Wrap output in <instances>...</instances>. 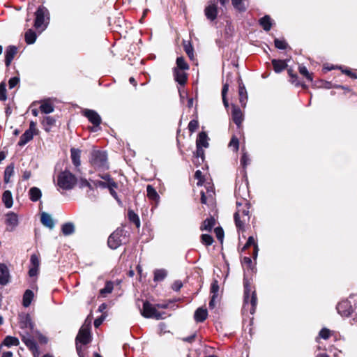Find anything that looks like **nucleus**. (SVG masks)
I'll list each match as a JSON object with an SVG mask.
<instances>
[{"instance_id": "nucleus-53", "label": "nucleus", "mask_w": 357, "mask_h": 357, "mask_svg": "<svg viewBox=\"0 0 357 357\" xmlns=\"http://www.w3.org/2000/svg\"><path fill=\"white\" fill-rule=\"evenodd\" d=\"M31 264L32 267L39 268L40 261L36 255H32L31 256Z\"/></svg>"}, {"instance_id": "nucleus-15", "label": "nucleus", "mask_w": 357, "mask_h": 357, "mask_svg": "<svg viewBox=\"0 0 357 357\" xmlns=\"http://www.w3.org/2000/svg\"><path fill=\"white\" fill-rule=\"evenodd\" d=\"M40 221L44 226L48 227L50 229H52L54 227V221L51 215L47 213H42Z\"/></svg>"}, {"instance_id": "nucleus-23", "label": "nucleus", "mask_w": 357, "mask_h": 357, "mask_svg": "<svg viewBox=\"0 0 357 357\" xmlns=\"http://www.w3.org/2000/svg\"><path fill=\"white\" fill-rule=\"evenodd\" d=\"M272 64L273 66L274 70L278 73L282 72L287 67L286 62L282 60L273 59Z\"/></svg>"}, {"instance_id": "nucleus-3", "label": "nucleus", "mask_w": 357, "mask_h": 357, "mask_svg": "<svg viewBox=\"0 0 357 357\" xmlns=\"http://www.w3.org/2000/svg\"><path fill=\"white\" fill-rule=\"evenodd\" d=\"M20 335L22 340L26 344V346L32 351L34 357H39V351L37 344L34 339H33L32 335L24 331L21 332Z\"/></svg>"}, {"instance_id": "nucleus-43", "label": "nucleus", "mask_w": 357, "mask_h": 357, "mask_svg": "<svg viewBox=\"0 0 357 357\" xmlns=\"http://www.w3.org/2000/svg\"><path fill=\"white\" fill-rule=\"evenodd\" d=\"M299 72L301 75L305 76L309 81H312V75L308 72L306 67L303 66H299Z\"/></svg>"}, {"instance_id": "nucleus-44", "label": "nucleus", "mask_w": 357, "mask_h": 357, "mask_svg": "<svg viewBox=\"0 0 357 357\" xmlns=\"http://www.w3.org/2000/svg\"><path fill=\"white\" fill-rule=\"evenodd\" d=\"M201 238L202 243L206 245H211L213 242V239L211 235L202 234Z\"/></svg>"}, {"instance_id": "nucleus-39", "label": "nucleus", "mask_w": 357, "mask_h": 357, "mask_svg": "<svg viewBox=\"0 0 357 357\" xmlns=\"http://www.w3.org/2000/svg\"><path fill=\"white\" fill-rule=\"evenodd\" d=\"M350 307L349 304L347 302H343V303L338 304L337 309L339 313H340L341 314H342L344 316L347 317L351 314L350 309L348 310H346V311H343V312L342 311V309H343L344 307Z\"/></svg>"}, {"instance_id": "nucleus-45", "label": "nucleus", "mask_w": 357, "mask_h": 357, "mask_svg": "<svg viewBox=\"0 0 357 357\" xmlns=\"http://www.w3.org/2000/svg\"><path fill=\"white\" fill-rule=\"evenodd\" d=\"M184 50L188 56L192 59L193 57V48L190 43H186L184 41Z\"/></svg>"}, {"instance_id": "nucleus-56", "label": "nucleus", "mask_w": 357, "mask_h": 357, "mask_svg": "<svg viewBox=\"0 0 357 357\" xmlns=\"http://www.w3.org/2000/svg\"><path fill=\"white\" fill-rule=\"evenodd\" d=\"M238 140L236 137H233L231 142H229V146L234 147L235 151H236L238 149Z\"/></svg>"}, {"instance_id": "nucleus-10", "label": "nucleus", "mask_w": 357, "mask_h": 357, "mask_svg": "<svg viewBox=\"0 0 357 357\" xmlns=\"http://www.w3.org/2000/svg\"><path fill=\"white\" fill-rule=\"evenodd\" d=\"M204 13L208 20L213 21L216 19L218 15L217 5L214 2H210L204 9Z\"/></svg>"}, {"instance_id": "nucleus-29", "label": "nucleus", "mask_w": 357, "mask_h": 357, "mask_svg": "<svg viewBox=\"0 0 357 357\" xmlns=\"http://www.w3.org/2000/svg\"><path fill=\"white\" fill-rule=\"evenodd\" d=\"M33 298V293L31 290L27 289L23 296V305L27 307L30 305Z\"/></svg>"}, {"instance_id": "nucleus-31", "label": "nucleus", "mask_w": 357, "mask_h": 357, "mask_svg": "<svg viewBox=\"0 0 357 357\" xmlns=\"http://www.w3.org/2000/svg\"><path fill=\"white\" fill-rule=\"evenodd\" d=\"M36 40V33L31 30L29 29L25 33V40L27 44H33Z\"/></svg>"}, {"instance_id": "nucleus-28", "label": "nucleus", "mask_w": 357, "mask_h": 357, "mask_svg": "<svg viewBox=\"0 0 357 357\" xmlns=\"http://www.w3.org/2000/svg\"><path fill=\"white\" fill-rule=\"evenodd\" d=\"M215 220L213 217H210L206 219L202 225L201 226V230L211 231L212 228L215 225Z\"/></svg>"}, {"instance_id": "nucleus-42", "label": "nucleus", "mask_w": 357, "mask_h": 357, "mask_svg": "<svg viewBox=\"0 0 357 357\" xmlns=\"http://www.w3.org/2000/svg\"><path fill=\"white\" fill-rule=\"evenodd\" d=\"M251 245H255V257H257V250H258V248H257V245L255 244V239L252 236H250L248 239V241L247 243H245V245H244L243 247V250L246 249L247 248H248L249 246H250Z\"/></svg>"}, {"instance_id": "nucleus-2", "label": "nucleus", "mask_w": 357, "mask_h": 357, "mask_svg": "<svg viewBox=\"0 0 357 357\" xmlns=\"http://www.w3.org/2000/svg\"><path fill=\"white\" fill-rule=\"evenodd\" d=\"M76 182L75 176L69 171L61 172L57 178L58 185L65 190L72 189Z\"/></svg>"}, {"instance_id": "nucleus-64", "label": "nucleus", "mask_w": 357, "mask_h": 357, "mask_svg": "<svg viewBox=\"0 0 357 357\" xmlns=\"http://www.w3.org/2000/svg\"><path fill=\"white\" fill-rule=\"evenodd\" d=\"M217 297V295H213L212 297H211V299L209 302V307L211 308H213L215 307V300Z\"/></svg>"}, {"instance_id": "nucleus-17", "label": "nucleus", "mask_w": 357, "mask_h": 357, "mask_svg": "<svg viewBox=\"0 0 357 357\" xmlns=\"http://www.w3.org/2000/svg\"><path fill=\"white\" fill-rule=\"evenodd\" d=\"M17 52V49L15 46L10 45L8 47L6 51V58H5V63L7 66H8L12 60L13 59L14 56Z\"/></svg>"}, {"instance_id": "nucleus-49", "label": "nucleus", "mask_w": 357, "mask_h": 357, "mask_svg": "<svg viewBox=\"0 0 357 357\" xmlns=\"http://www.w3.org/2000/svg\"><path fill=\"white\" fill-rule=\"evenodd\" d=\"M215 233L217 238L222 243L223 241L224 238V231L223 229L218 227L215 229Z\"/></svg>"}, {"instance_id": "nucleus-30", "label": "nucleus", "mask_w": 357, "mask_h": 357, "mask_svg": "<svg viewBox=\"0 0 357 357\" xmlns=\"http://www.w3.org/2000/svg\"><path fill=\"white\" fill-rule=\"evenodd\" d=\"M62 232L65 236L73 234L75 232V225L72 222H67L62 225Z\"/></svg>"}, {"instance_id": "nucleus-54", "label": "nucleus", "mask_w": 357, "mask_h": 357, "mask_svg": "<svg viewBox=\"0 0 357 357\" xmlns=\"http://www.w3.org/2000/svg\"><path fill=\"white\" fill-rule=\"evenodd\" d=\"M219 290V286L217 280L213 281L211 287V292L213 295H217Z\"/></svg>"}, {"instance_id": "nucleus-37", "label": "nucleus", "mask_w": 357, "mask_h": 357, "mask_svg": "<svg viewBox=\"0 0 357 357\" xmlns=\"http://www.w3.org/2000/svg\"><path fill=\"white\" fill-rule=\"evenodd\" d=\"M128 218L130 222L135 223L137 228L140 226V220L138 215L132 210L128 211Z\"/></svg>"}, {"instance_id": "nucleus-7", "label": "nucleus", "mask_w": 357, "mask_h": 357, "mask_svg": "<svg viewBox=\"0 0 357 357\" xmlns=\"http://www.w3.org/2000/svg\"><path fill=\"white\" fill-rule=\"evenodd\" d=\"M91 341L89 326H82L76 337V344H86Z\"/></svg>"}, {"instance_id": "nucleus-5", "label": "nucleus", "mask_w": 357, "mask_h": 357, "mask_svg": "<svg viewBox=\"0 0 357 357\" xmlns=\"http://www.w3.org/2000/svg\"><path fill=\"white\" fill-rule=\"evenodd\" d=\"M20 328L22 331L20 332H27L29 334L32 335L33 338L35 335H39V333L37 330H35L34 328V324L31 321V319L29 314H26L23 319L20 321Z\"/></svg>"}, {"instance_id": "nucleus-61", "label": "nucleus", "mask_w": 357, "mask_h": 357, "mask_svg": "<svg viewBox=\"0 0 357 357\" xmlns=\"http://www.w3.org/2000/svg\"><path fill=\"white\" fill-rule=\"evenodd\" d=\"M107 188H116L117 184L113 179H112V180H109V181L107 183Z\"/></svg>"}, {"instance_id": "nucleus-62", "label": "nucleus", "mask_w": 357, "mask_h": 357, "mask_svg": "<svg viewBox=\"0 0 357 357\" xmlns=\"http://www.w3.org/2000/svg\"><path fill=\"white\" fill-rule=\"evenodd\" d=\"M229 90V84H225L222 90V96H226V94Z\"/></svg>"}, {"instance_id": "nucleus-33", "label": "nucleus", "mask_w": 357, "mask_h": 357, "mask_svg": "<svg viewBox=\"0 0 357 357\" xmlns=\"http://www.w3.org/2000/svg\"><path fill=\"white\" fill-rule=\"evenodd\" d=\"M239 100L243 107L245 106L248 98L247 92L244 86H239Z\"/></svg>"}, {"instance_id": "nucleus-60", "label": "nucleus", "mask_w": 357, "mask_h": 357, "mask_svg": "<svg viewBox=\"0 0 357 357\" xmlns=\"http://www.w3.org/2000/svg\"><path fill=\"white\" fill-rule=\"evenodd\" d=\"M38 268L36 267H31L29 269V274L31 277L36 276L38 273Z\"/></svg>"}, {"instance_id": "nucleus-27", "label": "nucleus", "mask_w": 357, "mask_h": 357, "mask_svg": "<svg viewBox=\"0 0 357 357\" xmlns=\"http://www.w3.org/2000/svg\"><path fill=\"white\" fill-rule=\"evenodd\" d=\"M2 200L6 208H10L13 206V197L11 192L6 190L3 194Z\"/></svg>"}, {"instance_id": "nucleus-38", "label": "nucleus", "mask_w": 357, "mask_h": 357, "mask_svg": "<svg viewBox=\"0 0 357 357\" xmlns=\"http://www.w3.org/2000/svg\"><path fill=\"white\" fill-rule=\"evenodd\" d=\"M147 196L149 198L156 200L159 198L158 194L156 190L151 185H148L146 188Z\"/></svg>"}, {"instance_id": "nucleus-55", "label": "nucleus", "mask_w": 357, "mask_h": 357, "mask_svg": "<svg viewBox=\"0 0 357 357\" xmlns=\"http://www.w3.org/2000/svg\"><path fill=\"white\" fill-rule=\"evenodd\" d=\"M20 82V79L17 77H14L10 79L8 82L9 88L13 89Z\"/></svg>"}, {"instance_id": "nucleus-32", "label": "nucleus", "mask_w": 357, "mask_h": 357, "mask_svg": "<svg viewBox=\"0 0 357 357\" xmlns=\"http://www.w3.org/2000/svg\"><path fill=\"white\" fill-rule=\"evenodd\" d=\"M167 272L165 269H157L154 271V281H161L165 278Z\"/></svg>"}, {"instance_id": "nucleus-57", "label": "nucleus", "mask_w": 357, "mask_h": 357, "mask_svg": "<svg viewBox=\"0 0 357 357\" xmlns=\"http://www.w3.org/2000/svg\"><path fill=\"white\" fill-rule=\"evenodd\" d=\"M183 287V283L181 280H176L172 284L173 290L178 291Z\"/></svg>"}, {"instance_id": "nucleus-20", "label": "nucleus", "mask_w": 357, "mask_h": 357, "mask_svg": "<svg viewBox=\"0 0 357 357\" xmlns=\"http://www.w3.org/2000/svg\"><path fill=\"white\" fill-rule=\"evenodd\" d=\"M207 310L203 307H199L195 312V319L197 322H202L207 318Z\"/></svg>"}, {"instance_id": "nucleus-50", "label": "nucleus", "mask_w": 357, "mask_h": 357, "mask_svg": "<svg viewBox=\"0 0 357 357\" xmlns=\"http://www.w3.org/2000/svg\"><path fill=\"white\" fill-rule=\"evenodd\" d=\"M319 335L320 337L327 340L331 336V331L328 328H323L320 331Z\"/></svg>"}, {"instance_id": "nucleus-48", "label": "nucleus", "mask_w": 357, "mask_h": 357, "mask_svg": "<svg viewBox=\"0 0 357 357\" xmlns=\"http://www.w3.org/2000/svg\"><path fill=\"white\" fill-rule=\"evenodd\" d=\"M199 123L197 120H192L188 124V129L190 132H194L198 128Z\"/></svg>"}, {"instance_id": "nucleus-6", "label": "nucleus", "mask_w": 357, "mask_h": 357, "mask_svg": "<svg viewBox=\"0 0 357 357\" xmlns=\"http://www.w3.org/2000/svg\"><path fill=\"white\" fill-rule=\"evenodd\" d=\"M142 314L146 318H155L158 320L162 318L161 313L149 302L144 303Z\"/></svg>"}, {"instance_id": "nucleus-36", "label": "nucleus", "mask_w": 357, "mask_h": 357, "mask_svg": "<svg viewBox=\"0 0 357 357\" xmlns=\"http://www.w3.org/2000/svg\"><path fill=\"white\" fill-rule=\"evenodd\" d=\"M3 344L7 346V347H10L12 345H18L20 344V341L19 340L15 337H13V336H7L6 337V338L4 339V341H3Z\"/></svg>"}, {"instance_id": "nucleus-24", "label": "nucleus", "mask_w": 357, "mask_h": 357, "mask_svg": "<svg viewBox=\"0 0 357 357\" xmlns=\"http://www.w3.org/2000/svg\"><path fill=\"white\" fill-rule=\"evenodd\" d=\"M71 159L74 165L79 167L81 164L80 162V151L79 149L72 148L70 149Z\"/></svg>"}, {"instance_id": "nucleus-41", "label": "nucleus", "mask_w": 357, "mask_h": 357, "mask_svg": "<svg viewBox=\"0 0 357 357\" xmlns=\"http://www.w3.org/2000/svg\"><path fill=\"white\" fill-rule=\"evenodd\" d=\"M243 0H231L234 7L239 11H245L246 8L243 3Z\"/></svg>"}, {"instance_id": "nucleus-26", "label": "nucleus", "mask_w": 357, "mask_h": 357, "mask_svg": "<svg viewBox=\"0 0 357 357\" xmlns=\"http://www.w3.org/2000/svg\"><path fill=\"white\" fill-rule=\"evenodd\" d=\"M33 137V133L31 130H26L24 133L21 136L20 139L18 142V145L22 146L25 145L28 142L31 140Z\"/></svg>"}, {"instance_id": "nucleus-13", "label": "nucleus", "mask_w": 357, "mask_h": 357, "mask_svg": "<svg viewBox=\"0 0 357 357\" xmlns=\"http://www.w3.org/2000/svg\"><path fill=\"white\" fill-rule=\"evenodd\" d=\"M6 222L8 225V230L13 231L18 225L17 215L13 212L8 213L6 215Z\"/></svg>"}, {"instance_id": "nucleus-40", "label": "nucleus", "mask_w": 357, "mask_h": 357, "mask_svg": "<svg viewBox=\"0 0 357 357\" xmlns=\"http://www.w3.org/2000/svg\"><path fill=\"white\" fill-rule=\"evenodd\" d=\"M176 66H177L175 68L180 70H188L189 68L188 64L185 61L184 58L182 56L177 58Z\"/></svg>"}, {"instance_id": "nucleus-19", "label": "nucleus", "mask_w": 357, "mask_h": 357, "mask_svg": "<svg viewBox=\"0 0 357 357\" xmlns=\"http://www.w3.org/2000/svg\"><path fill=\"white\" fill-rule=\"evenodd\" d=\"M208 137L207 134L205 132H201L197 137V141H196V145H198L201 147L207 148L209 146V144L208 142Z\"/></svg>"}, {"instance_id": "nucleus-11", "label": "nucleus", "mask_w": 357, "mask_h": 357, "mask_svg": "<svg viewBox=\"0 0 357 357\" xmlns=\"http://www.w3.org/2000/svg\"><path fill=\"white\" fill-rule=\"evenodd\" d=\"M84 115L87 117L89 121L95 126H99L101 123L100 115L94 110L86 109L84 111Z\"/></svg>"}, {"instance_id": "nucleus-1", "label": "nucleus", "mask_w": 357, "mask_h": 357, "mask_svg": "<svg viewBox=\"0 0 357 357\" xmlns=\"http://www.w3.org/2000/svg\"><path fill=\"white\" fill-rule=\"evenodd\" d=\"M90 162L93 167L100 169H106L109 167L107 155L105 151H93Z\"/></svg>"}, {"instance_id": "nucleus-63", "label": "nucleus", "mask_w": 357, "mask_h": 357, "mask_svg": "<svg viewBox=\"0 0 357 357\" xmlns=\"http://www.w3.org/2000/svg\"><path fill=\"white\" fill-rule=\"evenodd\" d=\"M36 123L33 122V121H31L29 128L27 130H31V132L34 134V132L36 130Z\"/></svg>"}, {"instance_id": "nucleus-12", "label": "nucleus", "mask_w": 357, "mask_h": 357, "mask_svg": "<svg viewBox=\"0 0 357 357\" xmlns=\"http://www.w3.org/2000/svg\"><path fill=\"white\" fill-rule=\"evenodd\" d=\"M47 12V9L44 7H39L36 12V20L34 26L36 29H39L42 26L45 21V14Z\"/></svg>"}, {"instance_id": "nucleus-58", "label": "nucleus", "mask_w": 357, "mask_h": 357, "mask_svg": "<svg viewBox=\"0 0 357 357\" xmlns=\"http://www.w3.org/2000/svg\"><path fill=\"white\" fill-rule=\"evenodd\" d=\"M241 162L243 167H245L246 165L249 163V158L246 153H243L241 160Z\"/></svg>"}, {"instance_id": "nucleus-8", "label": "nucleus", "mask_w": 357, "mask_h": 357, "mask_svg": "<svg viewBox=\"0 0 357 357\" xmlns=\"http://www.w3.org/2000/svg\"><path fill=\"white\" fill-rule=\"evenodd\" d=\"M251 289L249 285L247 283H245V292H244V302L245 303H248L250 302L252 304V309L250 310L251 313H254L255 308L257 305V296L255 291L252 293L251 297L250 298V292Z\"/></svg>"}, {"instance_id": "nucleus-34", "label": "nucleus", "mask_w": 357, "mask_h": 357, "mask_svg": "<svg viewBox=\"0 0 357 357\" xmlns=\"http://www.w3.org/2000/svg\"><path fill=\"white\" fill-rule=\"evenodd\" d=\"M260 24L265 31H269L271 28V18L268 15H265L259 20Z\"/></svg>"}, {"instance_id": "nucleus-18", "label": "nucleus", "mask_w": 357, "mask_h": 357, "mask_svg": "<svg viewBox=\"0 0 357 357\" xmlns=\"http://www.w3.org/2000/svg\"><path fill=\"white\" fill-rule=\"evenodd\" d=\"M232 118L234 122L239 127L243 120V114L240 108L234 105L232 109Z\"/></svg>"}, {"instance_id": "nucleus-52", "label": "nucleus", "mask_w": 357, "mask_h": 357, "mask_svg": "<svg viewBox=\"0 0 357 357\" xmlns=\"http://www.w3.org/2000/svg\"><path fill=\"white\" fill-rule=\"evenodd\" d=\"M113 289V285L111 282H107L105 287L100 290V294H109Z\"/></svg>"}, {"instance_id": "nucleus-46", "label": "nucleus", "mask_w": 357, "mask_h": 357, "mask_svg": "<svg viewBox=\"0 0 357 357\" xmlns=\"http://www.w3.org/2000/svg\"><path fill=\"white\" fill-rule=\"evenodd\" d=\"M275 46L280 50H284L287 47V43L284 40L275 38L274 40Z\"/></svg>"}, {"instance_id": "nucleus-9", "label": "nucleus", "mask_w": 357, "mask_h": 357, "mask_svg": "<svg viewBox=\"0 0 357 357\" xmlns=\"http://www.w3.org/2000/svg\"><path fill=\"white\" fill-rule=\"evenodd\" d=\"M248 213V210H243L241 215L239 211L235 213L234 220L237 227L239 229L243 228L245 222L249 220Z\"/></svg>"}, {"instance_id": "nucleus-4", "label": "nucleus", "mask_w": 357, "mask_h": 357, "mask_svg": "<svg viewBox=\"0 0 357 357\" xmlns=\"http://www.w3.org/2000/svg\"><path fill=\"white\" fill-rule=\"evenodd\" d=\"M123 230L122 229H116L108 238L107 243L110 248L116 249L122 244V236Z\"/></svg>"}, {"instance_id": "nucleus-35", "label": "nucleus", "mask_w": 357, "mask_h": 357, "mask_svg": "<svg viewBox=\"0 0 357 357\" xmlns=\"http://www.w3.org/2000/svg\"><path fill=\"white\" fill-rule=\"evenodd\" d=\"M14 173V165L13 164L6 167L4 172V181L8 183L10 177Z\"/></svg>"}, {"instance_id": "nucleus-22", "label": "nucleus", "mask_w": 357, "mask_h": 357, "mask_svg": "<svg viewBox=\"0 0 357 357\" xmlns=\"http://www.w3.org/2000/svg\"><path fill=\"white\" fill-rule=\"evenodd\" d=\"M56 120L52 116H45L42 121V124L46 132H50L52 127L55 124Z\"/></svg>"}, {"instance_id": "nucleus-21", "label": "nucleus", "mask_w": 357, "mask_h": 357, "mask_svg": "<svg viewBox=\"0 0 357 357\" xmlns=\"http://www.w3.org/2000/svg\"><path fill=\"white\" fill-rule=\"evenodd\" d=\"M29 195L30 197V199L32 202H37L40 199L42 196V192L38 188L33 187L30 188L29 191Z\"/></svg>"}, {"instance_id": "nucleus-59", "label": "nucleus", "mask_w": 357, "mask_h": 357, "mask_svg": "<svg viewBox=\"0 0 357 357\" xmlns=\"http://www.w3.org/2000/svg\"><path fill=\"white\" fill-rule=\"evenodd\" d=\"M104 319H105V317H103V316H101L100 317L97 318L94 321V326H95V327L96 328L99 327L101 325V324L102 323Z\"/></svg>"}, {"instance_id": "nucleus-25", "label": "nucleus", "mask_w": 357, "mask_h": 357, "mask_svg": "<svg viewBox=\"0 0 357 357\" xmlns=\"http://www.w3.org/2000/svg\"><path fill=\"white\" fill-rule=\"evenodd\" d=\"M40 109L44 114H50L54 112V107L48 100H45L42 102Z\"/></svg>"}, {"instance_id": "nucleus-47", "label": "nucleus", "mask_w": 357, "mask_h": 357, "mask_svg": "<svg viewBox=\"0 0 357 357\" xmlns=\"http://www.w3.org/2000/svg\"><path fill=\"white\" fill-rule=\"evenodd\" d=\"M6 84L3 82L0 84V100H6Z\"/></svg>"}, {"instance_id": "nucleus-14", "label": "nucleus", "mask_w": 357, "mask_h": 357, "mask_svg": "<svg viewBox=\"0 0 357 357\" xmlns=\"http://www.w3.org/2000/svg\"><path fill=\"white\" fill-rule=\"evenodd\" d=\"M9 271L6 265L0 264V284L6 285L9 281Z\"/></svg>"}, {"instance_id": "nucleus-16", "label": "nucleus", "mask_w": 357, "mask_h": 357, "mask_svg": "<svg viewBox=\"0 0 357 357\" xmlns=\"http://www.w3.org/2000/svg\"><path fill=\"white\" fill-rule=\"evenodd\" d=\"M183 70L178 68L174 69V79L181 85L185 84L187 81V75Z\"/></svg>"}, {"instance_id": "nucleus-51", "label": "nucleus", "mask_w": 357, "mask_h": 357, "mask_svg": "<svg viewBox=\"0 0 357 357\" xmlns=\"http://www.w3.org/2000/svg\"><path fill=\"white\" fill-rule=\"evenodd\" d=\"M197 146V151L195 153V155L197 158H200L201 160L203 162L204 160V151L203 149V147L199 146L198 145H196Z\"/></svg>"}]
</instances>
